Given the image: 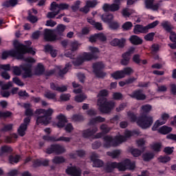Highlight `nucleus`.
I'll list each match as a JSON object with an SVG mask.
<instances>
[{"label":"nucleus","mask_w":176,"mask_h":176,"mask_svg":"<svg viewBox=\"0 0 176 176\" xmlns=\"http://www.w3.org/2000/svg\"><path fill=\"white\" fill-rule=\"evenodd\" d=\"M14 50L6 51L3 52L1 58L6 60L9 56L16 57L18 60L23 59V54L28 53L32 55H35L36 51L33 48H28L26 45H24L18 41H14Z\"/></svg>","instance_id":"1"},{"label":"nucleus","mask_w":176,"mask_h":176,"mask_svg":"<svg viewBox=\"0 0 176 176\" xmlns=\"http://www.w3.org/2000/svg\"><path fill=\"white\" fill-rule=\"evenodd\" d=\"M139 131H125V136L122 135H117L116 138H113L111 136H105L104 137V146L106 148H109L111 146H118L120 144L124 142L127 138H129L134 135H138Z\"/></svg>","instance_id":"2"},{"label":"nucleus","mask_w":176,"mask_h":176,"mask_svg":"<svg viewBox=\"0 0 176 176\" xmlns=\"http://www.w3.org/2000/svg\"><path fill=\"white\" fill-rule=\"evenodd\" d=\"M24 61L26 64L21 65L19 67L17 66L13 67V74L18 76L22 75L23 78H29L32 76L31 63H34L36 60L33 58L28 57L25 58Z\"/></svg>","instance_id":"3"},{"label":"nucleus","mask_w":176,"mask_h":176,"mask_svg":"<svg viewBox=\"0 0 176 176\" xmlns=\"http://www.w3.org/2000/svg\"><path fill=\"white\" fill-rule=\"evenodd\" d=\"M135 168V164L131 162L129 159H126L121 162H110L105 168V171L111 173L113 169L117 168L119 171H125L126 170H133Z\"/></svg>","instance_id":"4"},{"label":"nucleus","mask_w":176,"mask_h":176,"mask_svg":"<svg viewBox=\"0 0 176 176\" xmlns=\"http://www.w3.org/2000/svg\"><path fill=\"white\" fill-rule=\"evenodd\" d=\"M108 95V91L106 89L101 90L100 94L98 95V102L97 104L101 112L104 113H108L113 109L115 107V102H107L106 99L103 97H105Z\"/></svg>","instance_id":"5"},{"label":"nucleus","mask_w":176,"mask_h":176,"mask_svg":"<svg viewBox=\"0 0 176 176\" xmlns=\"http://www.w3.org/2000/svg\"><path fill=\"white\" fill-rule=\"evenodd\" d=\"M88 50H89L91 53L83 52L78 55L77 58L73 61V64L75 67H78L82 65L85 61L92 60L95 54L100 53V50L96 47H88Z\"/></svg>","instance_id":"6"},{"label":"nucleus","mask_w":176,"mask_h":176,"mask_svg":"<svg viewBox=\"0 0 176 176\" xmlns=\"http://www.w3.org/2000/svg\"><path fill=\"white\" fill-rule=\"evenodd\" d=\"M128 118L129 121L136 122L140 127L144 129H148L153 122L151 117L142 116L141 118H137L135 115L131 111L128 112Z\"/></svg>","instance_id":"7"},{"label":"nucleus","mask_w":176,"mask_h":176,"mask_svg":"<svg viewBox=\"0 0 176 176\" xmlns=\"http://www.w3.org/2000/svg\"><path fill=\"white\" fill-rule=\"evenodd\" d=\"M36 113L38 116L36 120L38 125H47L51 122V116L54 113L53 109L45 110L43 109H38L36 111Z\"/></svg>","instance_id":"8"},{"label":"nucleus","mask_w":176,"mask_h":176,"mask_svg":"<svg viewBox=\"0 0 176 176\" xmlns=\"http://www.w3.org/2000/svg\"><path fill=\"white\" fill-rule=\"evenodd\" d=\"M66 151V149H65V147L63 146H60L59 144L52 145V146L47 148L46 153L47 154H52L53 153H55L58 155L62 154L63 153H65Z\"/></svg>","instance_id":"9"},{"label":"nucleus","mask_w":176,"mask_h":176,"mask_svg":"<svg viewBox=\"0 0 176 176\" xmlns=\"http://www.w3.org/2000/svg\"><path fill=\"white\" fill-rule=\"evenodd\" d=\"M169 116L167 113L162 114L161 118L157 120L154 125L153 126V131H156L157 129H158L159 126H161L163 124H165L166 123L167 120H168Z\"/></svg>","instance_id":"10"},{"label":"nucleus","mask_w":176,"mask_h":176,"mask_svg":"<svg viewBox=\"0 0 176 176\" xmlns=\"http://www.w3.org/2000/svg\"><path fill=\"white\" fill-rule=\"evenodd\" d=\"M43 139L47 142H71L72 138L69 137L60 136V138H56L55 136H43Z\"/></svg>","instance_id":"11"},{"label":"nucleus","mask_w":176,"mask_h":176,"mask_svg":"<svg viewBox=\"0 0 176 176\" xmlns=\"http://www.w3.org/2000/svg\"><path fill=\"white\" fill-rule=\"evenodd\" d=\"M69 8V5L67 3L58 4L56 2H52L50 5V11H58L65 10Z\"/></svg>","instance_id":"12"},{"label":"nucleus","mask_w":176,"mask_h":176,"mask_svg":"<svg viewBox=\"0 0 176 176\" xmlns=\"http://www.w3.org/2000/svg\"><path fill=\"white\" fill-rule=\"evenodd\" d=\"M30 122V117H28L24 119L23 124H21V125L18 129V133L19 136H24L26 133L27 130V125Z\"/></svg>","instance_id":"13"},{"label":"nucleus","mask_w":176,"mask_h":176,"mask_svg":"<svg viewBox=\"0 0 176 176\" xmlns=\"http://www.w3.org/2000/svg\"><path fill=\"white\" fill-rule=\"evenodd\" d=\"M44 38L47 41H56V36L54 35V31L52 30H44Z\"/></svg>","instance_id":"14"},{"label":"nucleus","mask_w":176,"mask_h":176,"mask_svg":"<svg viewBox=\"0 0 176 176\" xmlns=\"http://www.w3.org/2000/svg\"><path fill=\"white\" fill-rule=\"evenodd\" d=\"M98 155L96 153H93L91 155V161L93 162V166L96 168H100L103 166V162L101 160H98Z\"/></svg>","instance_id":"15"},{"label":"nucleus","mask_w":176,"mask_h":176,"mask_svg":"<svg viewBox=\"0 0 176 176\" xmlns=\"http://www.w3.org/2000/svg\"><path fill=\"white\" fill-rule=\"evenodd\" d=\"M146 8L151 9L153 11H157L160 8V3H154V0H146Z\"/></svg>","instance_id":"16"},{"label":"nucleus","mask_w":176,"mask_h":176,"mask_svg":"<svg viewBox=\"0 0 176 176\" xmlns=\"http://www.w3.org/2000/svg\"><path fill=\"white\" fill-rule=\"evenodd\" d=\"M148 32V29L145 26L141 25H136L134 26L133 33L135 34H140L141 33L146 34Z\"/></svg>","instance_id":"17"},{"label":"nucleus","mask_w":176,"mask_h":176,"mask_svg":"<svg viewBox=\"0 0 176 176\" xmlns=\"http://www.w3.org/2000/svg\"><path fill=\"white\" fill-rule=\"evenodd\" d=\"M65 172L69 175L73 176H80V170L78 168L75 166H70L68 167Z\"/></svg>","instance_id":"18"},{"label":"nucleus","mask_w":176,"mask_h":176,"mask_svg":"<svg viewBox=\"0 0 176 176\" xmlns=\"http://www.w3.org/2000/svg\"><path fill=\"white\" fill-rule=\"evenodd\" d=\"M126 43V39L125 38H114L111 40L110 42V45L111 46H119L120 47H122L124 46V44Z\"/></svg>","instance_id":"19"},{"label":"nucleus","mask_w":176,"mask_h":176,"mask_svg":"<svg viewBox=\"0 0 176 176\" xmlns=\"http://www.w3.org/2000/svg\"><path fill=\"white\" fill-rule=\"evenodd\" d=\"M12 87V82H10L2 87L3 90L1 91V95L4 98H8L10 95L9 91H6V89H8L10 87Z\"/></svg>","instance_id":"20"},{"label":"nucleus","mask_w":176,"mask_h":176,"mask_svg":"<svg viewBox=\"0 0 176 176\" xmlns=\"http://www.w3.org/2000/svg\"><path fill=\"white\" fill-rule=\"evenodd\" d=\"M50 89L58 92H65L67 91V86H59L57 84L52 83L50 84Z\"/></svg>","instance_id":"21"},{"label":"nucleus","mask_w":176,"mask_h":176,"mask_svg":"<svg viewBox=\"0 0 176 176\" xmlns=\"http://www.w3.org/2000/svg\"><path fill=\"white\" fill-rule=\"evenodd\" d=\"M123 0H113V3L110 4L111 12H116L120 10V5Z\"/></svg>","instance_id":"22"},{"label":"nucleus","mask_w":176,"mask_h":176,"mask_svg":"<svg viewBox=\"0 0 176 176\" xmlns=\"http://www.w3.org/2000/svg\"><path fill=\"white\" fill-rule=\"evenodd\" d=\"M98 129L97 127H94L92 129H87L82 131V136L85 138H89L90 136L94 135L96 133H97Z\"/></svg>","instance_id":"23"},{"label":"nucleus","mask_w":176,"mask_h":176,"mask_svg":"<svg viewBox=\"0 0 176 176\" xmlns=\"http://www.w3.org/2000/svg\"><path fill=\"white\" fill-rule=\"evenodd\" d=\"M57 120H58V123H57V126L59 128H63L65 126V124L67 123V119L65 116L60 114L59 116H57Z\"/></svg>","instance_id":"24"},{"label":"nucleus","mask_w":176,"mask_h":176,"mask_svg":"<svg viewBox=\"0 0 176 176\" xmlns=\"http://www.w3.org/2000/svg\"><path fill=\"white\" fill-rule=\"evenodd\" d=\"M131 55V54L126 52L122 54V65H128V64L130 63Z\"/></svg>","instance_id":"25"},{"label":"nucleus","mask_w":176,"mask_h":176,"mask_svg":"<svg viewBox=\"0 0 176 176\" xmlns=\"http://www.w3.org/2000/svg\"><path fill=\"white\" fill-rule=\"evenodd\" d=\"M72 65L70 63H67L65 65V67L64 69H61V67H57L55 68V72H56L58 74H59L60 76H62L63 74H65L67 71H69V68H71Z\"/></svg>","instance_id":"26"},{"label":"nucleus","mask_w":176,"mask_h":176,"mask_svg":"<svg viewBox=\"0 0 176 176\" xmlns=\"http://www.w3.org/2000/svg\"><path fill=\"white\" fill-rule=\"evenodd\" d=\"M129 41H131L132 45H141L143 43V40L135 35L131 36V38H129Z\"/></svg>","instance_id":"27"},{"label":"nucleus","mask_w":176,"mask_h":176,"mask_svg":"<svg viewBox=\"0 0 176 176\" xmlns=\"http://www.w3.org/2000/svg\"><path fill=\"white\" fill-rule=\"evenodd\" d=\"M162 26L164 28L165 30H166L168 32H173L172 31L174 30V26L171 25V23H170L168 21H164L162 22Z\"/></svg>","instance_id":"28"},{"label":"nucleus","mask_w":176,"mask_h":176,"mask_svg":"<svg viewBox=\"0 0 176 176\" xmlns=\"http://www.w3.org/2000/svg\"><path fill=\"white\" fill-rule=\"evenodd\" d=\"M156 130H157V131L161 134L166 135V134H168L169 133H171L172 128L170 126H167L164 125L160 127L159 129H156Z\"/></svg>","instance_id":"29"},{"label":"nucleus","mask_w":176,"mask_h":176,"mask_svg":"<svg viewBox=\"0 0 176 176\" xmlns=\"http://www.w3.org/2000/svg\"><path fill=\"white\" fill-rule=\"evenodd\" d=\"M87 21L88 23H89V24L95 27L96 30L100 31L103 30L102 23H100V22H95L94 21H93L92 19H90V18L87 19Z\"/></svg>","instance_id":"30"},{"label":"nucleus","mask_w":176,"mask_h":176,"mask_svg":"<svg viewBox=\"0 0 176 176\" xmlns=\"http://www.w3.org/2000/svg\"><path fill=\"white\" fill-rule=\"evenodd\" d=\"M111 78L113 79L119 80L123 78H125L126 75L123 72L121 71H116V72L111 74Z\"/></svg>","instance_id":"31"},{"label":"nucleus","mask_w":176,"mask_h":176,"mask_svg":"<svg viewBox=\"0 0 176 176\" xmlns=\"http://www.w3.org/2000/svg\"><path fill=\"white\" fill-rule=\"evenodd\" d=\"M131 97L140 100H145L146 98L145 95H144L140 91H134L133 94H131Z\"/></svg>","instance_id":"32"},{"label":"nucleus","mask_w":176,"mask_h":176,"mask_svg":"<svg viewBox=\"0 0 176 176\" xmlns=\"http://www.w3.org/2000/svg\"><path fill=\"white\" fill-rule=\"evenodd\" d=\"M104 67L105 65L102 62H98L96 63H94V72L102 71V69H104Z\"/></svg>","instance_id":"33"},{"label":"nucleus","mask_w":176,"mask_h":176,"mask_svg":"<svg viewBox=\"0 0 176 176\" xmlns=\"http://www.w3.org/2000/svg\"><path fill=\"white\" fill-rule=\"evenodd\" d=\"M122 15L125 17L128 18L130 17L131 14H133L135 13V11L133 10H129L128 8H124L122 10Z\"/></svg>","instance_id":"34"},{"label":"nucleus","mask_w":176,"mask_h":176,"mask_svg":"<svg viewBox=\"0 0 176 176\" xmlns=\"http://www.w3.org/2000/svg\"><path fill=\"white\" fill-rule=\"evenodd\" d=\"M45 50H46V52H49L50 53V56H52V57H56L57 50L54 49L53 47L46 45V47H45Z\"/></svg>","instance_id":"35"},{"label":"nucleus","mask_w":176,"mask_h":176,"mask_svg":"<svg viewBox=\"0 0 176 176\" xmlns=\"http://www.w3.org/2000/svg\"><path fill=\"white\" fill-rule=\"evenodd\" d=\"M44 97L50 100H54V102L57 101L56 94L52 93L51 91H46L44 94Z\"/></svg>","instance_id":"36"},{"label":"nucleus","mask_w":176,"mask_h":176,"mask_svg":"<svg viewBox=\"0 0 176 176\" xmlns=\"http://www.w3.org/2000/svg\"><path fill=\"white\" fill-rule=\"evenodd\" d=\"M121 151L120 150H116L113 151H110L107 153L108 156H111L113 159H118V157L120 155Z\"/></svg>","instance_id":"37"},{"label":"nucleus","mask_w":176,"mask_h":176,"mask_svg":"<svg viewBox=\"0 0 176 176\" xmlns=\"http://www.w3.org/2000/svg\"><path fill=\"white\" fill-rule=\"evenodd\" d=\"M101 19L104 23H111L113 19V15L112 14H109L108 15H102L101 16Z\"/></svg>","instance_id":"38"},{"label":"nucleus","mask_w":176,"mask_h":176,"mask_svg":"<svg viewBox=\"0 0 176 176\" xmlns=\"http://www.w3.org/2000/svg\"><path fill=\"white\" fill-rule=\"evenodd\" d=\"M152 110V106L151 104H144L141 107V111L143 113H148Z\"/></svg>","instance_id":"39"},{"label":"nucleus","mask_w":176,"mask_h":176,"mask_svg":"<svg viewBox=\"0 0 176 176\" xmlns=\"http://www.w3.org/2000/svg\"><path fill=\"white\" fill-rule=\"evenodd\" d=\"M17 4V0H9L3 3V6L6 8L14 7Z\"/></svg>","instance_id":"40"},{"label":"nucleus","mask_w":176,"mask_h":176,"mask_svg":"<svg viewBox=\"0 0 176 176\" xmlns=\"http://www.w3.org/2000/svg\"><path fill=\"white\" fill-rule=\"evenodd\" d=\"M66 30V26L63 24H59L57 25L56 29L55 30V32L58 34H61Z\"/></svg>","instance_id":"41"},{"label":"nucleus","mask_w":176,"mask_h":176,"mask_svg":"<svg viewBox=\"0 0 176 176\" xmlns=\"http://www.w3.org/2000/svg\"><path fill=\"white\" fill-rule=\"evenodd\" d=\"M84 155H85V151L82 150H80V151H76L75 153H72V154H70V157L72 159H74L76 157V155L82 157V156H84Z\"/></svg>","instance_id":"42"},{"label":"nucleus","mask_w":176,"mask_h":176,"mask_svg":"<svg viewBox=\"0 0 176 176\" xmlns=\"http://www.w3.org/2000/svg\"><path fill=\"white\" fill-rule=\"evenodd\" d=\"M154 157L153 153H146L143 155V159L146 162L153 160Z\"/></svg>","instance_id":"43"},{"label":"nucleus","mask_w":176,"mask_h":176,"mask_svg":"<svg viewBox=\"0 0 176 176\" xmlns=\"http://www.w3.org/2000/svg\"><path fill=\"white\" fill-rule=\"evenodd\" d=\"M85 99H87V96L84 94L77 95L75 97V101L77 102H82Z\"/></svg>","instance_id":"44"},{"label":"nucleus","mask_w":176,"mask_h":176,"mask_svg":"<svg viewBox=\"0 0 176 176\" xmlns=\"http://www.w3.org/2000/svg\"><path fill=\"white\" fill-rule=\"evenodd\" d=\"M111 30H117L120 28V24L117 21H111L107 23Z\"/></svg>","instance_id":"45"},{"label":"nucleus","mask_w":176,"mask_h":176,"mask_svg":"<svg viewBox=\"0 0 176 176\" xmlns=\"http://www.w3.org/2000/svg\"><path fill=\"white\" fill-rule=\"evenodd\" d=\"M48 164H49V161L48 160H45V161H43L41 162V160H36V162H34V167H38L39 166H48Z\"/></svg>","instance_id":"46"},{"label":"nucleus","mask_w":176,"mask_h":176,"mask_svg":"<svg viewBox=\"0 0 176 176\" xmlns=\"http://www.w3.org/2000/svg\"><path fill=\"white\" fill-rule=\"evenodd\" d=\"M135 80H136V78H129L128 80H126L125 81H120V82H119V86H120L121 87H123L126 84L131 83V82H134Z\"/></svg>","instance_id":"47"},{"label":"nucleus","mask_w":176,"mask_h":176,"mask_svg":"<svg viewBox=\"0 0 176 176\" xmlns=\"http://www.w3.org/2000/svg\"><path fill=\"white\" fill-rule=\"evenodd\" d=\"M23 107L25 109H27L26 111L25 112V114L26 116H31L33 113V111L30 109H29V108H30V104L24 103Z\"/></svg>","instance_id":"48"},{"label":"nucleus","mask_w":176,"mask_h":176,"mask_svg":"<svg viewBox=\"0 0 176 176\" xmlns=\"http://www.w3.org/2000/svg\"><path fill=\"white\" fill-rule=\"evenodd\" d=\"M52 162L55 164H60L65 162V159L63 157H56L52 159Z\"/></svg>","instance_id":"49"},{"label":"nucleus","mask_w":176,"mask_h":176,"mask_svg":"<svg viewBox=\"0 0 176 176\" xmlns=\"http://www.w3.org/2000/svg\"><path fill=\"white\" fill-rule=\"evenodd\" d=\"M131 28H133V23L130 21L125 22V23L122 25V28L126 31L130 30Z\"/></svg>","instance_id":"50"},{"label":"nucleus","mask_w":176,"mask_h":176,"mask_svg":"<svg viewBox=\"0 0 176 176\" xmlns=\"http://www.w3.org/2000/svg\"><path fill=\"white\" fill-rule=\"evenodd\" d=\"M69 98H71V95L69 94H63L60 96V101L66 102L69 100Z\"/></svg>","instance_id":"51"},{"label":"nucleus","mask_w":176,"mask_h":176,"mask_svg":"<svg viewBox=\"0 0 176 176\" xmlns=\"http://www.w3.org/2000/svg\"><path fill=\"white\" fill-rule=\"evenodd\" d=\"M103 121H104V118H100V116H98L91 120L90 124H95V123L102 122Z\"/></svg>","instance_id":"52"},{"label":"nucleus","mask_w":176,"mask_h":176,"mask_svg":"<svg viewBox=\"0 0 176 176\" xmlns=\"http://www.w3.org/2000/svg\"><path fill=\"white\" fill-rule=\"evenodd\" d=\"M161 148H162L161 143L156 142L152 144V149L156 152H159L161 150Z\"/></svg>","instance_id":"53"},{"label":"nucleus","mask_w":176,"mask_h":176,"mask_svg":"<svg viewBox=\"0 0 176 176\" xmlns=\"http://www.w3.org/2000/svg\"><path fill=\"white\" fill-rule=\"evenodd\" d=\"M9 161L10 162L11 164L13 163H18L20 161V156L19 155H16V156H11L9 157Z\"/></svg>","instance_id":"54"},{"label":"nucleus","mask_w":176,"mask_h":176,"mask_svg":"<svg viewBox=\"0 0 176 176\" xmlns=\"http://www.w3.org/2000/svg\"><path fill=\"white\" fill-rule=\"evenodd\" d=\"M53 12H49L47 14V19H54L56 17L57 14H59L60 11L58 10H52Z\"/></svg>","instance_id":"55"},{"label":"nucleus","mask_w":176,"mask_h":176,"mask_svg":"<svg viewBox=\"0 0 176 176\" xmlns=\"http://www.w3.org/2000/svg\"><path fill=\"white\" fill-rule=\"evenodd\" d=\"M155 35V33L154 32L148 33L146 36H144V40L147 41H153V38Z\"/></svg>","instance_id":"56"},{"label":"nucleus","mask_w":176,"mask_h":176,"mask_svg":"<svg viewBox=\"0 0 176 176\" xmlns=\"http://www.w3.org/2000/svg\"><path fill=\"white\" fill-rule=\"evenodd\" d=\"M160 24V21H155L154 22H152L151 23L147 25L146 26H145L148 30H151L153 29L154 28H155L157 25H158Z\"/></svg>","instance_id":"57"},{"label":"nucleus","mask_w":176,"mask_h":176,"mask_svg":"<svg viewBox=\"0 0 176 176\" xmlns=\"http://www.w3.org/2000/svg\"><path fill=\"white\" fill-rule=\"evenodd\" d=\"M72 86L74 88L78 87L77 89H74L73 92H74L76 94H80L82 92V87L79 86V85L76 84V82H73Z\"/></svg>","instance_id":"58"},{"label":"nucleus","mask_w":176,"mask_h":176,"mask_svg":"<svg viewBox=\"0 0 176 176\" xmlns=\"http://www.w3.org/2000/svg\"><path fill=\"white\" fill-rule=\"evenodd\" d=\"M98 4V2L96 0H92V1H86V6L90 7V8H94Z\"/></svg>","instance_id":"59"},{"label":"nucleus","mask_w":176,"mask_h":176,"mask_svg":"<svg viewBox=\"0 0 176 176\" xmlns=\"http://www.w3.org/2000/svg\"><path fill=\"white\" fill-rule=\"evenodd\" d=\"M160 162L167 163L170 161V157L168 156H161L157 158Z\"/></svg>","instance_id":"60"},{"label":"nucleus","mask_w":176,"mask_h":176,"mask_svg":"<svg viewBox=\"0 0 176 176\" xmlns=\"http://www.w3.org/2000/svg\"><path fill=\"white\" fill-rule=\"evenodd\" d=\"M43 72H44L43 65H42L41 63H39L37 65V67L36 69V74H42V73H43Z\"/></svg>","instance_id":"61"},{"label":"nucleus","mask_w":176,"mask_h":176,"mask_svg":"<svg viewBox=\"0 0 176 176\" xmlns=\"http://www.w3.org/2000/svg\"><path fill=\"white\" fill-rule=\"evenodd\" d=\"M120 72H123L125 76L130 75L133 73V70L131 67H126L125 69H123V70H121Z\"/></svg>","instance_id":"62"},{"label":"nucleus","mask_w":176,"mask_h":176,"mask_svg":"<svg viewBox=\"0 0 176 176\" xmlns=\"http://www.w3.org/2000/svg\"><path fill=\"white\" fill-rule=\"evenodd\" d=\"M131 155H133L134 157H138V156H140L141 155V151L135 148H131Z\"/></svg>","instance_id":"63"},{"label":"nucleus","mask_w":176,"mask_h":176,"mask_svg":"<svg viewBox=\"0 0 176 176\" xmlns=\"http://www.w3.org/2000/svg\"><path fill=\"white\" fill-rule=\"evenodd\" d=\"M170 33V41H172L173 43H176V33L175 32H169Z\"/></svg>","instance_id":"64"}]
</instances>
